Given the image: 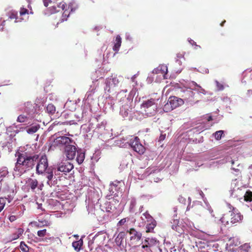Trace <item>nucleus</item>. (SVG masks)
Masks as SVG:
<instances>
[{"mask_svg": "<svg viewBox=\"0 0 252 252\" xmlns=\"http://www.w3.org/2000/svg\"><path fill=\"white\" fill-rule=\"evenodd\" d=\"M15 156L17 161L14 170L20 174L24 173L32 169L36 163V173L38 175L45 173L49 168L48 159L46 155L42 156L38 161V155H32L27 152H18Z\"/></svg>", "mask_w": 252, "mask_h": 252, "instance_id": "f257e3e1", "label": "nucleus"}, {"mask_svg": "<svg viewBox=\"0 0 252 252\" xmlns=\"http://www.w3.org/2000/svg\"><path fill=\"white\" fill-rule=\"evenodd\" d=\"M67 5L65 2L63 1L61 2L57 5V7L55 5H53L49 7L50 12L53 13H58L60 11V9L63 12L61 16L60 15L59 21L57 24L63 23L67 20L68 17L69 16L71 12H74L77 8V5L75 2H70L66 8Z\"/></svg>", "mask_w": 252, "mask_h": 252, "instance_id": "f03ea898", "label": "nucleus"}, {"mask_svg": "<svg viewBox=\"0 0 252 252\" xmlns=\"http://www.w3.org/2000/svg\"><path fill=\"white\" fill-rule=\"evenodd\" d=\"M73 142V140L66 136H59L54 139L50 143L49 147V151L54 150L57 147H66V145H70Z\"/></svg>", "mask_w": 252, "mask_h": 252, "instance_id": "7ed1b4c3", "label": "nucleus"}, {"mask_svg": "<svg viewBox=\"0 0 252 252\" xmlns=\"http://www.w3.org/2000/svg\"><path fill=\"white\" fill-rule=\"evenodd\" d=\"M141 107L144 110L148 116L154 115L157 109L155 99L150 98L143 101L141 105Z\"/></svg>", "mask_w": 252, "mask_h": 252, "instance_id": "20e7f679", "label": "nucleus"}, {"mask_svg": "<svg viewBox=\"0 0 252 252\" xmlns=\"http://www.w3.org/2000/svg\"><path fill=\"white\" fill-rule=\"evenodd\" d=\"M183 103V100L176 96H170L167 102L164 105L163 110L166 112H169L174 109L178 107Z\"/></svg>", "mask_w": 252, "mask_h": 252, "instance_id": "39448f33", "label": "nucleus"}, {"mask_svg": "<svg viewBox=\"0 0 252 252\" xmlns=\"http://www.w3.org/2000/svg\"><path fill=\"white\" fill-rule=\"evenodd\" d=\"M129 145L134 151L139 154H143L145 152V147L140 143V139L137 136L130 139Z\"/></svg>", "mask_w": 252, "mask_h": 252, "instance_id": "423d86ee", "label": "nucleus"}, {"mask_svg": "<svg viewBox=\"0 0 252 252\" xmlns=\"http://www.w3.org/2000/svg\"><path fill=\"white\" fill-rule=\"evenodd\" d=\"M76 152L77 151L76 147L72 145H66L64 148V154L69 160H72L74 158Z\"/></svg>", "mask_w": 252, "mask_h": 252, "instance_id": "0eeeda50", "label": "nucleus"}, {"mask_svg": "<svg viewBox=\"0 0 252 252\" xmlns=\"http://www.w3.org/2000/svg\"><path fill=\"white\" fill-rule=\"evenodd\" d=\"M73 168V165L72 163L68 162H62L57 167L58 171L63 172L64 173L69 172Z\"/></svg>", "mask_w": 252, "mask_h": 252, "instance_id": "6e6552de", "label": "nucleus"}, {"mask_svg": "<svg viewBox=\"0 0 252 252\" xmlns=\"http://www.w3.org/2000/svg\"><path fill=\"white\" fill-rule=\"evenodd\" d=\"M231 223L234 224L241 220L243 216L239 213H236L235 209L233 208V210L231 212Z\"/></svg>", "mask_w": 252, "mask_h": 252, "instance_id": "1a4fd4ad", "label": "nucleus"}, {"mask_svg": "<svg viewBox=\"0 0 252 252\" xmlns=\"http://www.w3.org/2000/svg\"><path fill=\"white\" fill-rule=\"evenodd\" d=\"M168 69L167 67L165 65H160L157 68H155L153 70V73L154 74H158L161 73L163 75L164 77L165 75L167 73Z\"/></svg>", "mask_w": 252, "mask_h": 252, "instance_id": "9d476101", "label": "nucleus"}, {"mask_svg": "<svg viewBox=\"0 0 252 252\" xmlns=\"http://www.w3.org/2000/svg\"><path fill=\"white\" fill-rule=\"evenodd\" d=\"M127 232H128L131 235L130 240L134 239H136V241H139L141 238L142 234L140 232L136 231L134 228H130L129 230L127 231Z\"/></svg>", "mask_w": 252, "mask_h": 252, "instance_id": "9b49d317", "label": "nucleus"}, {"mask_svg": "<svg viewBox=\"0 0 252 252\" xmlns=\"http://www.w3.org/2000/svg\"><path fill=\"white\" fill-rule=\"evenodd\" d=\"M26 184L28 187H30L32 191H34L38 187V182L36 179L29 178L27 180Z\"/></svg>", "mask_w": 252, "mask_h": 252, "instance_id": "f8f14e48", "label": "nucleus"}, {"mask_svg": "<svg viewBox=\"0 0 252 252\" xmlns=\"http://www.w3.org/2000/svg\"><path fill=\"white\" fill-rule=\"evenodd\" d=\"M23 109L25 113L32 116V114L33 113L34 106L31 102H27L24 103V107Z\"/></svg>", "mask_w": 252, "mask_h": 252, "instance_id": "ddd939ff", "label": "nucleus"}, {"mask_svg": "<svg viewBox=\"0 0 252 252\" xmlns=\"http://www.w3.org/2000/svg\"><path fill=\"white\" fill-rule=\"evenodd\" d=\"M148 223L146 225V233H153L154 230L157 225V222L154 220L152 221L148 222Z\"/></svg>", "mask_w": 252, "mask_h": 252, "instance_id": "4468645a", "label": "nucleus"}, {"mask_svg": "<svg viewBox=\"0 0 252 252\" xmlns=\"http://www.w3.org/2000/svg\"><path fill=\"white\" fill-rule=\"evenodd\" d=\"M32 117V116L27 114H22L18 117L17 121L19 123H25L28 122L29 120H31Z\"/></svg>", "mask_w": 252, "mask_h": 252, "instance_id": "2eb2a0df", "label": "nucleus"}, {"mask_svg": "<svg viewBox=\"0 0 252 252\" xmlns=\"http://www.w3.org/2000/svg\"><path fill=\"white\" fill-rule=\"evenodd\" d=\"M105 209L107 212L112 213L116 210L117 206L112 202L107 201L105 203Z\"/></svg>", "mask_w": 252, "mask_h": 252, "instance_id": "dca6fc26", "label": "nucleus"}, {"mask_svg": "<svg viewBox=\"0 0 252 252\" xmlns=\"http://www.w3.org/2000/svg\"><path fill=\"white\" fill-rule=\"evenodd\" d=\"M122 43V38L119 35H117L115 41L114 42V45L113 47V50L117 52L121 46Z\"/></svg>", "mask_w": 252, "mask_h": 252, "instance_id": "f3484780", "label": "nucleus"}, {"mask_svg": "<svg viewBox=\"0 0 252 252\" xmlns=\"http://www.w3.org/2000/svg\"><path fill=\"white\" fill-rule=\"evenodd\" d=\"M129 109L131 108L128 104L123 105L121 108L120 113L124 117H127L130 112Z\"/></svg>", "mask_w": 252, "mask_h": 252, "instance_id": "a211bd4d", "label": "nucleus"}, {"mask_svg": "<svg viewBox=\"0 0 252 252\" xmlns=\"http://www.w3.org/2000/svg\"><path fill=\"white\" fill-rule=\"evenodd\" d=\"M120 186H115L114 185H110L109 191L111 195L118 196L117 195V192L120 189Z\"/></svg>", "mask_w": 252, "mask_h": 252, "instance_id": "6ab92c4d", "label": "nucleus"}, {"mask_svg": "<svg viewBox=\"0 0 252 252\" xmlns=\"http://www.w3.org/2000/svg\"><path fill=\"white\" fill-rule=\"evenodd\" d=\"M83 244V242L82 239H80L78 241H74L72 243V245L74 250L76 252H79L81 248V247L82 246Z\"/></svg>", "mask_w": 252, "mask_h": 252, "instance_id": "aec40b11", "label": "nucleus"}, {"mask_svg": "<svg viewBox=\"0 0 252 252\" xmlns=\"http://www.w3.org/2000/svg\"><path fill=\"white\" fill-rule=\"evenodd\" d=\"M105 83L106 87L105 88V90L109 93H110L111 89L114 88L115 86L113 83L112 81H111L110 78L106 79Z\"/></svg>", "mask_w": 252, "mask_h": 252, "instance_id": "412c9836", "label": "nucleus"}, {"mask_svg": "<svg viewBox=\"0 0 252 252\" xmlns=\"http://www.w3.org/2000/svg\"><path fill=\"white\" fill-rule=\"evenodd\" d=\"M77 156L76 160L79 164H81L85 159V153L81 151H77Z\"/></svg>", "mask_w": 252, "mask_h": 252, "instance_id": "4be33fe9", "label": "nucleus"}, {"mask_svg": "<svg viewBox=\"0 0 252 252\" xmlns=\"http://www.w3.org/2000/svg\"><path fill=\"white\" fill-rule=\"evenodd\" d=\"M9 18L11 20L15 19V22H20L24 19V18H19L18 16L17 12L15 11H12L9 13Z\"/></svg>", "mask_w": 252, "mask_h": 252, "instance_id": "5701e85b", "label": "nucleus"}, {"mask_svg": "<svg viewBox=\"0 0 252 252\" xmlns=\"http://www.w3.org/2000/svg\"><path fill=\"white\" fill-rule=\"evenodd\" d=\"M30 10L31 11L29 12L28 9L24 7H21L20 10V16L21 17V18H24V16L28 15L30 13L33 14L32 9L31 8Z\"/></svg>", "mask_w": 252, "mask_h": 252, "instance_id": "b1692460", "label": "nucleus"}, {"mask_svg": "<svg viewBox=\"0 0 252 252\" xmlns=\"http://www.w3.org/2000/svg\"><path fill=\"white\" fill-rule=\"evenodd\" d=\"M46 112L49 115H53L56 112L55 106L52 104H49L46 107Z\"/></svg>", "mask_w": 252, "mask_h": 252, "instance_id": "393cba45", "label": "nucleus"}, {"mask_svg": "<svg viewBox=\"0 0 252 252\" xmlns=\"http://www.w3.org/2000/svg\"><path fill=\"white\" fill-rule=\"evenodd\" d=\"M124 235L122 233L118 234L115 239V242L117 246L120 247L123 244Z\"/></svg>", "mask_w": 252, "mask_h": 252, "instance_id": "a878e982", "label": "nucleus"}, {"mask_svg": "<svg viewBox=\"0 0 252 252\" xmlns=\"http://www.w3.org/2000/svg\"><path fill=\"white\" fill-rule=\"evenodd\" d=\"M39 128V126L38 125L32 126L27 129V131L29 134H32L36 132Z\"/></svg>", "mask_w": 252, "mask_h": 252, "instance_id": "bb28decb", "label": "nucleus"}, {"mask_svg": "<svg viewBox=\"0 0 252 252\" xmlns=\"http://www.w3.org/2000/svg\"><path fill=\"white\" fill-rule=\"evenodd\" d=\"M244 200L247 202H251L252 201V191L250 190L246 191L244 195Z\"/></svg>", "mask_w": 252, "mask_h": 252, "instance_id": "cd10ccee", "label": "nucleus"}, {"mask_svg": "<svg viewBox=\"0 0 252 252\" xmlns=\"http://www.w3.org/2000/svg\"><path fill=\"white\" fill-rule=\"evenodd\" d=\"M141 219L142 220H145L146 219L147 222L154 220L153 218L147 212L144 213L142 214Z\"/></svg>", "mask_w": 252, "mask_h": 252, "instance_id": "c85d7f7f", "label": "nucleus"}, {"mask_svg": "<svg viewBox=\"0 0 252 252\" xmlns=\"http://www.w3.org/2000/svg\"><path fill=\"white\" fill-rule=\"evenodd\" d=\"M45 172L47 173L46 178L48 179V183L49 181H51L53 177V171L52 169H51L50 168H49L47 170L45 171Z\"/></svg>", "mask_w": 252, "mask_h": 252, "instance_id": "c756f323", "label": "nucleus"}, {"mask_svg": "<svg viewBox=\"0 0 252 252\" xmlns=\"http://www.w3.org/2000/svg\"><path fill=\"white\" fill-rule=\"evenodd\" d=\"M237 168L232 167L231 168V169L234 170L236 173H237L236 175H238L239 174H240L241 173L240 169L243 168V165L239 163H237Z\"/></svg>", "mask_w": 252, "mask_h": 252, "instance_id": "7c9ffc66", "label": "nucleus"}, {"mask_svg": "<svg viewBox=\"0 0 252 252\" xmlns=\"http://www.w3.org/2000/svg\"><path fill=\"white\" fill-rule=\"evenodd\" d=\"M223 130L217 131L214 134L215 138L216 140H219L221 139L222 135L223 134Z\"/></svg>", "mask_w": 252, "mask_h": 252, "instance_id": "2f4dec72", "label": "nucleus"}, {"mask_svg": "<svg viewBox=\"0 0 252 252\" xmlns=\"http://www.w3.org/2000/svg\"><path fill=\"white\" fill-rule=\"evenodd\" d=\"M20 248L21 250L24 252H28L29 251V247L24 242H21Z\"/></svg>", "mask_w": 252, "mask_h": 252, "instance_id": "473e14b6", "label": "nucleus"}, {"mask_svg": "<svg viewBox=\"0 0 252 252\" xmlns=\"http://www.w3.org/2000/svg\"><path fill=\"white\" fill-rule=\"evenodd\" d=\"M47 230L46 229L38 230L37 234L39 237H44L46 235Z\"/></svg>", "mask_w": 252, "mask_h": 252, "instance_id": "72a5a7b5", "label": "nucleus"}, {"mask_svg": "<svg viewBox=\"0 0 252 252\" xmlns=\"http://www.w3.org/2000/svg\"><path fill=\"white\" fill-rule=\"evenodd\" d=\"M111 81H112L113 83L114 84V85L116 86L118 84L119 81L118 79L116 76L113 77L111 76V78H110Z\"/></svg>", "mask_w": 252, "mask_h": 252, "instance_id": "f704fd0d", "label": "nucleus"}, {"mask_svg": "<svg viewBox=\"0 0 252 252\" xmlns=\"http://www.w3.org/2000/svg\"><path fill=\"white\" fill-rule=\"evenodd\" d=\"M189 43L192 45H195V49H197L198 48H201V47L198 45L196 44V42H194V40H193L192 39H189Z\"/></svg>", "mask_w": 252, "mask_h": 252, "instance_id": "c9c22d12", "label": "nucleus"}, {"mask_svg": "<svg viewBox=\"0 0 252 252\" xmlns=\"http://www.w3.org/2000/svg\"><path fill=\"white\" fill-rule=\"evenodd\" d=\"M21 234V232H20L19 233H14L12 236V238L11 239V240H16L17 239H18L19 236H20V234Z\"/></svg>", "mask_w": 252, "mask_h": 252, "instance_id": "e433bc0d", "label": "nucleus"}, {"mask_svg": "<svg viewBox=\"0 0 252 252\" xmlns=\"http://www.w3.org/2000/svg\"><path fill=\"white\" fill-rule=\"evenodd\" d=\"M111 202H112L113 204L117 207L119 205V200L117 198H115V197L112 198V200Z\"/></svg>", "mask_w": 252, "mask_h": 252, "instance_id": "4c0bfd02", "label": "nucleus"}, {"mask_svg": "<svg viewBox=\"0 0 252 252\" xmlns=\"http://www.w3.org/2000/svg\"><path fill=\"white\" fill-rule=\"evenodd\" d=\"M45 6L47 7L50 3L52 2V0H43Z\"/></svg>", "mask_w": 252, "mask_h": 252, "instance_id": "58836bf2", "label": "nucleus"}, {"mask_svg": "<svg viewBox=\"0 0 252 252\" xmlns=\"http://www.w3.org/2000/svg\"><path fill=\"white\" fill-rule=\"evenodd\" d=\"M166 137V134H161L159 137V141H162L165 139Z\"/></svg>", "mask_w": 252, "mask_h": 252, "instance_id": "ea45409f", "label": "nucleus"}, {"mask_svg": "<svg viewBox=\"0 0 252 252\" xmlns=\"http://www.w3.org/2000/svg\"><path fill=\"white\" fill-rule=\"evenodd\" d=\"M121 182L120 181H114L112 183L110 184V185H114L115 186H120V184Z\"/></svg>", "mask_w": 252, "mask_h": 252, "instance_id": "a19ab883", "label": "nucleus"}, {"mask_svg": "<svg viewBox=\"0 0 252 252\" xmlns=\"http://www.w3.org/2000/svg\"><path fill=\"white\" fill-rule=\"evenodd\" d=\"M16 219V216H10L9 217V220L11 221V222H13L14 221V220H15Z\"/></svg>", "mask_w": 252, "mask_h": 252, "instance_id": "79ce46f5", "label": "nucleus"}, {"mask_svg": "<svg viewBox=\"0 0 252 252\" xmlns=\"http://www.w3.org/2000/svg\"><path fill=\"white\" fill-rule=\"evenodd\" d=\"M126 222V219H123L122 220H121L119 221V224L121 225H123L124 224V223Z\"/></svg>", "mask_w": 252, "mask_h": 252, "instance_id": "37998d69", "label": "nucleus"}, {"mask_svg": "<svg viewBox=\"0 0 252 252\" xmlns=\"http://www.w3.org/2000/svg\"><path fill=\"white\" fill-rule=\"evenodd\" d=\"M4 205H5V204L3 202H1V200H0V212L3 209Z\"/></svg>", "mask_w": 252, "mask_h": 252, "instance_id": "c03bdc74", "label": "nucleus"}, {"mask_svg": "<svg viewBox=\"0 0 252 252\" xmlns=\"http://www.w3.org/2000/svg\"><path fill=\"white\" fill-rule=\"evenodd\" d=\"M192 84H193L194 85L196 86H197V87H199V88H201V87H200V86H199V85H197L195 82H192Z\"/></svg>", "mask_w": 252, "mask_h": 252, "instance_id": "a18cd8bd", "label": "nucleus"}, {"mask_svg": "<svg viewBox=\"0 0 252 252\" xmlns=\"http://www.w3.org/2000/svg\"><path fill=\"white\" fill-rule=\"evenodd\" d=\"M147 247H148V246L147 245H143V246H142V248L143 249H145V248H147Z\"/></svg>", "mask_w": 252, "mask_h": 252, "instance_id": "49530a36", "label": "nucleus"}, {"mask_svg": "<svg viewBox=\"0 0 252 252\" xmlns=\"http://www.w3.org/2000/svg\"><path fill=\"white\" fill-rule=\"evenodd\" d=\"M225 23V21L224 20L222 22H221V23L220 24V26H223Z\"/></svg>", "mask_w": 252, "mask_h": 252, "instance_id": "de8ad7c7", "label": "nucleus"}, {"mask_svg": "<svg viewBox=\"0 0 252 252\" xmlns=\"http://www.w3.org/2000/svg\"><path fill=\"white\" fill-rule=\"evenodd\" d=\"M231 163L232 165H234V164H235V161L233 160H231Z\"/></svg>", "mask_w": 252, "mask_h": 252, "instance_id": "09e8293b", "label": "nucleus"}, {"mask_svg": "<svg viewBox=\"0 0 252 252\" xmlns=\"http://www.w3.org/2000/svg\"><path fill=\"white\" fill-rule=\"evenodd\" d=\"M212 120V117H209V118H208V121H211Z\"/></svg>", "mask_w": 252, "mask_h": 252, "instance_id": "8fccbe9b", "label": "nucleus"}, {"mask_svg": "<svg viewBox=\"0 0 252 252\" xmlns=\"http://www.w3.org/2000/svg\"><path fill=\"white\" fill-rule=\"evenodd\" d=\"M221 219L222 220V222H224V217H222Z\"/></svg>", "mask_w": 252, "mask_h": 252, "instance_id": "3c124183", "label": "nucleus"}, {"mask_svg": "<svg viewBox=\"0 0 252 252\" xmlns=\"http://www.w3.org/2000/svg\"><path fill=\"white\" fill-rule=\"evenodd\" d=\"M248 92L250 93H251L252 94V90H249Z\"/></svg>", "mask_w": 252, "mask_h": 252, "instance_id": "603ef678", "label": "nucleus"}, {"mask_svg": "<svg viewBox=\"0 0 252 252\" xmlns=\"http://www.w3.org/2000/svg\"><path fill=\"white\" fill-rule=\"evenodd\" d=\"M220 89H223V86H222V85H221Z\"/></svg>", "mask_w": 252, "mask_h": 252, "instance_id": "864d4df0", "label": "nucleus"}, {"mask_svg": "<svg viewBox=\"0 0 252 252\" xmlns=\"http://www.w3.org/2000/svg\"><path fill=\"white\" fill-rule=\"evenodd\" d=\"M250 168H252V165H251V166H250Z\"/></svg>", "mask_w": 252, "mask_h": 252, "instance_id": "5fc2aeb1", "label": "nucleus"}, {"mask_svg": "<svg viewBox=\"0 0 252 252\" xmlns=\"http://www.w3.org/2000/svg\"><path fill=\"white\" fill-rule=\"evenodd\" d=\"M12 252H14V251H12Z\"/></svg>", "mask_w": 252, "mask_h": 252, "instance_id": "6e6d98bb", "label": "nucleus"}]
</instances>
